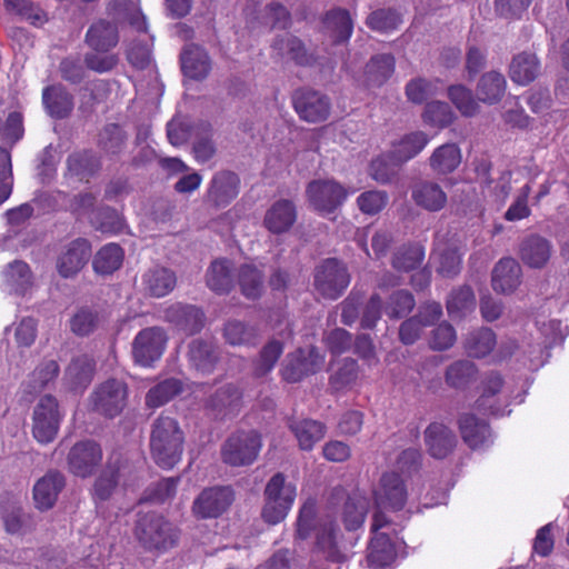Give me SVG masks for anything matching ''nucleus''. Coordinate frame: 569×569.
Wrapping results in <instances>:
<instances>
[{
  "label": "nucleus",
  "instance_id": "nucleus-1",
  "mask_svg": "<svg viewBox=\"0 0 569 569\" xmlns=\"http://www.w3.org/2000/svg\"><path fill=\"white\" fill-rule=\"evenodd\" d=\"M183 443L184 433L174 418L161 415L153 421L150 451L160 468L171 469L181 460Z\"/></svg>",
  "mask_w": 569,
  "mask_h": 569
},
{
  "label": "nucleus",
  "instance_id": "nucleus-2",
  "mask_svg": "<svg viewBox=\"0 0 569 569\" xmlns=\"http://www.w3.org/2000/svg\"><path fill=\"white\" fill-rule=\"evenodd\" d=\"M372 537L367 547L366 561L371 569H386L397 559V548L392 535L397 533L390 519L380 511L375 512L371 523Z\"/></svg>",
  "mask_w": 569,
  "mask_h": 569
},
{
  "label": "nucleus",
  "instance_id": "nucleus-3",
  "mask_svg": "<svg viewBox=\"0 0 569 569\" xmlns=\"http://www.w3.org/2000/svg\"><path fill=\"white\" fill-rule=\"evenodd\" d=\"M136 536L150 551L166 552L177 546L179 530L162 516L147 513L137 522Z\"/></svg>",
  "mask_w": 569,
  "mask_h": 569
},
{
  "label": "nucleus",
  "instance_id": "nucleus-4",
  "mask_svg": "<svg viewBox=\"0 0 569 569\" xmlns=\"http://www.w3.org/2000/svg\"><path fill=\"white\" fill-rule=\"evenodd\" d=\"M297 496L293 483L287 482L282 473L278 472L268 481L264 489L266 503L262 518L270 525L282 521L291 509Z\"/></svg>",
  "mask_w": 569,
  "mask_h": 569
},
{
  "label": "nucleus",
  "instance_id": "nucleus-5",
  "mask_svg": "<svg viewBox=\"0 0 569 569\" xmlns=\"http://www.w3.org/2000/svg\"><path fill=\"white\" fill-rule=\"evenodd\" d=\"M262 448L260 435L254 430L231 433L221 447V459L231 467L252 465Z\"/></svg>",
  "mask_w": 569,
  "mask_h": 569
},
{
  "label": "nucleus",
  "instance_id": "nucleus-6",
  "mask_svg": "<svg viewBox=\"0 0 569 569\" xmlns=\"http://www.w3.org/2000/svg\"><path fill=\"white\" fill-rule=\"evenodd\" d=\"M352 192L333 179L312 180L306 188L308 202L323 216L335 212Z\"/></svg>",
  "mask_w": 569,
  "mask_h": 569
},
{
  "label": "nucleus",
  "instance_id": "nucleus-7",
  "mask_svg": "<svg viewBox=\"0 0 569 569\" xmlns=\"http://www.w3.org/2000/svg\"><path fill=\"white\" fill-rule=\"evenodd\" d=\"M90 400L96 412L107 418H114L127 406L128 386L122 380L108 379L96 387Z\"/></svg>",
  "mask_w": 569,
  "mask_h": 569
},
{
  "label": "nucleus",
  "instance_id": "nucleus-8",
  "mask_svg": "<svg viewBox=\"0 0 569 569\" xmlns=\"http://www.w3.org/2000/svg\"><path fill=\"white\" fill-rule=\"evenodd\" d=\"M350 283L346 266L335 258L322 261L315 271V288L325 298L338 299Z\"/></svg>",
  "mask_w": 569,
  "mask_h": 569
},
{
  "label": "nucleus",
  "instance_id": "nucleus-9",
  "mask_svg": "<svg viewBox=\"0 0 569 569\" xmlns=\"http://www.w3.org/2000/svg\"><path fill=\"white\" fill-rule=\"evenodd\" d=\"M168 336L161 327H148L140 330L132 341V357L142 367H151L158 361L167 347Z\"/></svg>",
  "mask_w": 569,
  "mask_h": 569
},
{
  "label": "nucleus",
  "instance_id": "nucleus-10",
  "mask_svg": "<svg viewBox=\"0 0 569 569\" xmlns=\"http://www.w3.org/2000/svg\"><path fill=\"white\" fill-rule=\"evenodd\" d=\"M407 498V487L400 475L385 472L373 489L375 512L383 513V510L399 511L405 507Z\"/></svg>",
  "mask_w": 569,
  "mask_h": 569
},
{
  "label": "nucleus",
  "instance_id": "nucleus-11",
  "mask_svg": "<svg viewBox=\"0 0 569 569\" xmlns=\"http://www.w3.org/2000/svg\"><path fill=\"white\" fill-rule=\"evenodd\" d=\"M61 416L58 401L52 396L42 397L36 405L32 416V435L40 443H49L54 440Z\"/></svg>",
  "mask_w": 569,
  "mask_h": 569
},
{
  "label": "nucleus",
  "instance_id": "nucleus-12",
  "mask_svg": "<svg viewBox=\"0 0 569 569\" xmlns=\"http://www.w3.org/2000/svg\"><path fill=\"white\" fill-rule=\"evenodd\" d=\"M325 363V357L316 347L307 350L298 349L288 355L281 369V376L287 382H298L309 375L321 370Z\"/></svg>",
  "mask_w": 569,
  "mask_h": 569
},
{
  "label": "nucleus",
  "instance_id": "nucleus-13",
  "mask_svg": "<svg viewBox=\"0 0 569 569\" xmlns=\"http://www.w3.org/2000/svg\"><path fill=\"white\" fill-rule=\"evenodd\" d=\"M233 500V490L228 486L206 488L194 499L192 512L200 519L218 518L231 506Z\"/></svg>",
  "mask_w": 569,
  "mask_h": 569
},
{
  "label": "nucleus",
  "instance_id": "nucleus-14",
  "mask_svg": "<svg viewBox=\"0 0 569 569\" xmlns=\"http://www.w3.org/2000/svg\"><path fill=\"white\" fill-rule=\"evenodd\" d=\"M292 100L296 112L303 121L310 123L323 122L330 116V100L319 91L300 89L295 92Z\"/></svg>",
  "mask_w": 569,
  "mask_h": 569
},
{
  "label": "nucleus",
  "instance_id": "nucleus-15",
  "mask_svg": "<svg viewBox=\"0 0 569 569\" xmlns=\"http://www.w3.org/2000/svg\"><path fill=\"white\" fill-rule=\"evenodd\" d=\"M91 244L84 238H77L61 247L56 260V268L62 278H72L88 263Z\"/></svg>",
  "mask_w": 569,
  "mask_h": 569
},
{
  "label": "nucleus",
  "instance_id": "nucleus-16",
  "mask_svg": "<svg viewBox=\"0 0 569 569\" xmlns=\"http://www.w3.org/2000/svg\"><path fill=\"white\" fill-rule=\"evenodd\" d=\"M339 527L331 517L322 518L316 528L315 553L331 563H343L346 555L339 546Z\"/></svg>",
  "mask_w": 569,
  "mask_h": 569
},
{
  "label": "nucleus",
  "instance_id": "nucleus-17",
  "mask_svg": "<svg viewBox=\"0 0 569 569\" xmlns=\"http://www.w3.org/2000/svg\"><path fill=\"white\" fill-rule=\"evenodd\" d=\"M462 256L458 241L437 238L430 259L438 274L453 278L461 271Z\"/></svg>",
  "mask_w": 569,
  "mask_h": 569
},
{
  "label": "nucleus",
  "instance_id": "nucleus-18",
  "mask_svg": "<svg viewBox=\"0 0 569 569\" xmlns=\"http://www.w3.org/2000/svg\"><path fill=\"white\" fill-rule=\"evenodd\" d=\"M102 460V450L94 441L76 443L68 455V468L77 477L87 478L93 473Z\"/></svg>",
  "mask_w": 569,
  "mask_h": 569
},
{
  "label": "nucleus",
  "instance_id": "nucleus-19",
  "mask_svg": "<svg viewBox=\"0 0 569 569\" xmlns=\"http://www.w3.org/2000/svg\"><path fill=\"white\" fill-rule=\"evenodd\" d=\"M163 319L178 330L191 336L202 329L204 315L194 306L177 302L164 310Z\"/></svg>",
  "mask_w": 569,
  "mask_h": 569
},
{
  "label": "nucleus",
  "instance_id": "nucleus-20",
  "mask_svg": "<svg viewBox=\"0 0 569 569\" xmlns=\"http://www.w3.org/2000/svg\"><path fill=\"white\" fill-rule=\"evenodd\" d=\"M428 453L435 459H445L457 443L455 433L443 423H430L423 433Z\"/></svg>",
  "mask_w": 569,
  "mask_h": 569
},
{
  "label": "nucleus",
  "instance_id": "nucleus-21",
  "mask_svg": "<svg viewBox=\"0 0 569 569\" xmlns=\"http://www.w3.org/2000/svg\"><path fill=\"white\" fill-rule=\"evenodd\" d=\"M297 221V208L291 200L280 199L266 211L263 226L273 234H281L291 229Z\"/></svg>",
  "mask_w": 569,
  "mask_h": 569
},
{
  "label": "nucleus",
  "instance_id": "nucleus-22",
  "mask_svg": "<svg viewBox=\"0 0 569 569\" xmlns=\"http://www.w3.org/2000/svg\"><path fill=\"white\" fill-rule=\"evenodd\" d=\"M429 141L430 137L423 131L408 132L392 143L390 158L395 164H402L417 157Z\"/></svg>",
  "mask_w": 569,
  "mask_h": 569
},
{
  "label": "nucleus",
  "instance_id": "nucleus-23",
  "mask_svg": "<svg viewBox=\"0 0 569 569\" xmlns=\"http://www.w3.org/2000/svg\"><path fill=\"white\" fill-rule=\"evenodd\" d=\"M540 69L541 63L536 52L525 50L513 56L509 66V77L515 83L527 86L536 80Z\"/></svg>",
  "mask_w": 569,
  "mask_h": 569
},
{
  "label": "nucleus",
  "instance_id": "nucleus-24",
  "mask_svg": "<svg viewBox=\"0 0 569 569\" xmlns=\"http://www.w3.org/2000/svg\"><path fill=\"white\" fill-rule=\"evenodd\" d=\"M42 103L47 113L54 119L69 117L74 107L72 94L61 84L46 87L42 91Z\"/></svg>",
  "mask_w": 569,
  "mask_h": 569
},
{
  "label": "nucleus",
  "instance_id": "nucleus-25",
  "mask_svg": "<svg viewBox=\"0 0 569 569\" xmlns=\"http://www.w3.org/2000/svg\"><path fill=\"white\" fill-rule=\"evenodd\" d=\"M86 42L97 52H108L119 42L117 24L104 19L96 21L86 33Z\"/></svg>",
  "mask_w": 569,
  "mask_h": 569
},
{
  "label": "nucleus",
  "instance_id": "nucleus-26",
  "mask_svg": "<svg viewBox=\"0 0 569 569\" xmlns=\"http://www.w3.org/2000/svg\"><path fill=\"white\" fill-rule=\"evenodd\" d=\"M180 60L183 74L193 80L204 79L211 70L207 51L196 44L186 46Z\"/></svg>",
  "mask_w": 569,
  "mask_h": 569
},
{
  "label": "nucleus",
  "instance_id": "nucleus-27",
  "mask_svg": "<svg viewBox=\"0 0 569 569\" xmlns=\"http://www.w3.org/2000/svg\"><path fill=\"white\" fill-rule=\"evenodd\" d=\"M552 247L546 238L531 234L520 244L519 254L525 264L530 268H542L550 259Z\"/></svg>",
  "mask_w": 569,
  "mask_h": 569
},
{
  "label": "nucleus",
  "instance_id": "nucleus-28",
  "mask_svg": "<svg viewBox=\"0 0 569 569\" xmlns=\"http://www.w3.org/2000/svg\"><path fill=\"white\" fill-rule=\"evenodd\" d=\"M521 282V267L513 258H502L492 271V288L497 292L510 293Z\"/></svg>",
  "mask_w": 569,
  "mask_h": 569
},
{
  "label": "nucleus",
  "instance_id": "nucleus-29",
  "mask_svg": "<svg viewBox=\"0 0 569 569\" xmlns=\"http://www.w3.org/2000/svg\"><path fill=\"white\" fill-rule=\"evenodd\" d=\"M239 193V178L230 171H220L211 180L208 197L216 206H227Z\"/></svg>",
  "mask_w": 569,
  "mask_h": 569
},
{
  "label": "nucleus",
  "instance_id": "nucleus-30",
  "mask_svg": "<svg viewBox=\"0 0 569 569\" xmlns=\"http://www.w3.org/2000/svg\"><path fill=\"white\" fill-rule=\"evenodd\" d=\"M63 487L64 477L60 472H48L38 480L33 487V499L37 508L41 510L50 509Z\"/></svg>",
  "mask_w": 569,
  "mask_h": 569
},
{
  "label": "nucleus",
  "instance_id": "nucleus-31",
  "mask_svg": "<svg viewBox=\"0 0 569 569\" xmlns=\"http://www.w3.org/2000/svg\"><path fill=\"white\" fill-rule=\"evenodd\" d=\"M459 429L463 441L471 449H480L491 442V433L487 422L473 415H463L459 419Z\"/></svg>",
  "mask_w": 569,
  "mask_h": 569
},
{
  "label": "nucleus",
  "instance_id": "nucleus-32",
  "mask_svg": "<svg viewBox=\"0 0 569 569\" xmlns=\"http://www.w3.org/2000/svg\"><path fill=\"white\" fill-rule=\"evenodd\" d=\"M142 283L150 296L162 298L174 289L177 277L172 270L157 266L143 274Z\"/></svg>",
  "mask_w": 569,
  "mask_h": 569
},
{
  "label": "nucleus",
  "instance_id": "nucleus-33",
  "mask_svg": "<svg viewBox=\"0 0 569 569\" xmlns=\"http://www.w3.org/2000/svg\"><path fill=\"white\" fill-rule=\"evenodd\" d=\"M411 197L417 206L429 211H439L447 202L446 192L438 183L431 181L415 184Z\"/></svg>",
  "mask_w": 569,
  "mask_h": 569
},
{
  "label": "nucleus",
  "instance_id": "nucleus-34",
  "mask_svg": "<svg viewBox=\"0 0 569 569\" xmlns=\"http://www.w3.org/2000/svg\"><path fill=\"white\" fill-rule=\"evenodd\" d=\"M482 392L476 401V409L483 415L503 416L505 409L496 406L495 396L502 388V377L497 372L489 373L482 380Z\"/></svg>",
  "mask_w": 569,
  "mask_h": 569
},
{
  "label": "nucleus",
  "instance_id": "nucleus-35",
  "mask_svg": "<svg viewBox=\"0 0 569 569\" xmlns=\"http://www.w3.org/2000/svg\"><path fill=\"white\" fill-rule=\"evenodd\" d=\"M323 27L335 43L348 41L353 30L349 11L340 8L327 12Z\"/></svg>",
  "mask_w": 569,
  "mask_h": 569
},
{
  "label": "nucleus",
  "instance_id": "nucleus-36",
  "mask_svg": "<svg viewBox=\"0 0 569 569\" xmlns=\"http://www.w3.org/2000/svg\"><path fill=\"white\" fill-rule=\"evenodd\" d=\"M193 130V157L197 162L204 163L216 154V144L212 140L213 129L208 121H198L192 124Z\"/></svg>",
  "mask_w": 569,
  "mask_h": 569
},
{
  "label": "nucleus",
  "instance_id": "nucleus-37",
  "mask_svg": "<svg viewBox=\"0 0 569 569\" xmlns=\"http://www.w3.org/2000/svg\"><path fill=\"white\" fill-rule=\"evenodd\" d=\"M190 363L202 373H210L218 361V348L211 341L193 340L189 345Z\"/></svg>",
  "mask_w": 569,
  "mask_h": 569
},
{
  "label": "nucleus",
  "instance_id": "nucleus-38",
  "mask_svg": "<svg viewBox=\"0 0 569 569\" xmlns=\"http://www.w3.org/2000/svg\"><path fill=\"white\" fill-rule=\"evenodd\" d=\"M369 510V500L359 491L350 493L342 508V521L349 531L362 527Z\"/></svg>",
  "mask_w": 569,
  "mask_h": 569
},
{
  "label": "nucleus",
  "instance_id": "nucleus-39",
  "mask_svg": "<svg viewBox=\"0 0 569 569\" xmlns=\"http://www.w3.org/2000/svg\"><path fill=\"white\" fill-rule=\"evenodd\" d=\"M207 286L216 293H228L233 287L232 262L217 259L211 262L206 274Z\"/></svg>",
  "mask_w": 569,
  "mask_h": 569
},
{
  "label": "nucleus",
  "instance_id": "nucleus-40",
  "mask_svg": "<svg viewBox=\"0 0 569 569\" xmlns=\"http://www.w3.org/2000/svg\"><path fill=\"white\" fill-rule=\"evenodd\" d=\"M395 58L388 53L373 56L365 69V82L368 87L382 86L395 72Z\"/></svg>",
  "mask_w": 569,
  "mask_h": 569
},
{
  "label": "nucleus",
  "instance_id": "nucleus-41",
  "mask_svg": "<svg viewBox=\"0 0 569 569\" xmlns=\"http://www.w3.org/2000/svg\"><path fill=\"white\" fill-rule=\"evenodd\" d=\"M242 403V393L234 385L220 387L209 399V407L223 416L239 411Z\"/></svg>",
  "mask_w": 569,
  "mask_h": 569
},
{
  "label": "nucleus",
  "instance_id": "nucleus-42",
  "mask_svg": "<svg viewBox=\"0 0 569 569\" xmlns=\"http://www.w3.org/2000/svg\"><path fill=\"white\" fill-rule=\"evenodd\" d=\"M461 162V151L456 143H445L433 150L429 158L431 169L439 174L455 171Z\"/></svg>",
  "mask_w": 569,
  "mask_h": 569
},
{
  "label": "nucleus",
  "instance_id": "nucleus-43",
  "mask_svg": "<svg viewBox=\"0 0 569 569\" xmlns=\"http://www.w3.org/2000/svg\"><path fill=\"white\" fill-rule=\"evenodd\" d=\"M507 87L506 79L498 71H489L481 76L478 86V99L485 103H497L505 94Z\"/></svg>",
  "mask_w": 569,
  "mask_h": 569
},
{
  "label": "nucleus",
  "instance_id": "nucleus-44",
  "mask_svg": "<svg viewBox=\"0 0 569 569\" xmlns=\"http://www.w3.org/2000/svg\"><path fill=\"white\" fill-rule=\"evenodd\" d=\"M108 13L112 17L113 22H129L138 31H146V19L131 0H113L108 6Z\"/></svg>",
  "mask_w": 569,
  "mask_h": 569
},
{
  "label": "nucleus",
  "instance_id": "nucleus-45",
  "mask_svg": "<svg viewBox=\"0 0 569 569\" xmlns=\"http://www.w3.org/2000/svg\"><path fill=\"white\" fill-rule=\"evenodd\" d=\"M123 249L117 243H107L98 250L93 258V270L99 274H111L117 271L123 262Z\"/></svg>",
  "mask_w": 569,
  "mask_h": 569
},
{
  "label": "nucleus",
  "instance_id": "nucleus-46",
  "mask_svg": "<svg viewBox=\"0 0 569 569\" xmlns=\"http://www.w3.org/2000/svg\"><path fill=\"white\" fill-rule=\"evenodd\" d=\"M290 429L302 450H311L315 443L320 441L326 433L325 425L311 419L291 422Z\"/></svg>",
  "mask_w": 569,
  "mask_h": 569
},
{
  "label": "nucleus",
  "instance_id": "nucleus-47",
  "mask_svg": "<svg viewBox=\"0 0 569 569\" xmlns=\"http://www.w3.org/2000/svg\"><path fill=\"white\" fill-rule=\"evenodd\" d=\"M496 345L495 332L489 328H480L468 335L465 341V350L469 357L481 359L487 357Z\"/></svg>",
  "mask_w": 569,
  "mask_h": 569
},
{
  "label": "nucleus",
  "instance_id": "nucleus-48",
  "mask_svg": "<svg viewBox=\"0 0 569 569\" xmlns=\"http://www.w3.org/2000/svg\"><path fill=\"white\" fill-rule=\"evenodd\" d=\"M183 391V382L177 378H168L154 387L146 395V406L149 408H159Z\"/></svg>",
  "mask_w": 569,
  "mask_h": 569
},
{
  "label": "nucleus",
  "instance_id": "nucleus-49",
  "mask_svg": "<svg viewBox=\"0 0 569 569\" xmlns=\"http://www.w3.org/2000/svg\"><path fill=\"white\" fill-rule=\"evenodd\" d=\"M425 260V248L420 243L405 244L392 254L391 264L393 269L401 272H409Z\"/></svg>",
  "mask_w": 569,
  "mask_h": 569
},
{
  "label": "nucleus",
  "instance_id": "nucleus-50",
  "mask_svg": "<svg viewBox=\"0 0 569 569\" xmlns=\"http://www.w3.org/2000/svg\"><path fill=\"white\" fill-rule=\"evenodd\" d=\"M476 299L470 287L463 286L451 291L447 300V311L451 319H462L475 310Z\"/></svg>",
  "mask_w": 569,
  "mask_h": 569
},
{
  "label": "nucleus",
  "instance_id": "nucleus-51",
  "mask_svg": "<svg viewBox=\"0 0 569 569\" xmlns=\"http://www.w3.org/2000/svg\"><path fill=\"white\" fill-rule=\"evenodd\" d=\"M478 369L470 360H458L451 363L445 373L446 383L455 389H465L477 377Z\"/></svg>",
  "mask_w": 569,
  "mask_h": 569
},
{
  "label": "nucleus",
  "instance_id": "nucleus-52",
  "mask_svg": "<svg viewBox=\"0 0 569 569\" xmlns=\"http://www.w3.org/2000/svg\"><path fill=\"white\" fill-rule=\"evenodd\" d=\"M94 361L88 355H81L72 359L66 370V379L73 388L86 387L92 380Z\"/></svg>",
  "mask_w": 569,
  "mask_h": 569
},
{
  "label": "nucleus",
  "instance_id": "nucleus-53",
  "mask_svg": "<svg viewBox=\"0 0 569 569\" xmlns=\"http://www.w3.org/2000/svg\"><path fill=\"white\" fill-rule=\"evenodd\" d=\"M223 337L231 346H254L259 338V331L254 326L240 320H230L224 326Z\"/></svg>",
  "mask_w": 569,
  "mask_h": 569
},
{
  "label": "nucleus",
  "instance_id": "nucleus-54",
  "mask_svg": "<svg viewBox=\"0 0 569 569\" xmlns=\"http://www.w3.org/2000/svg\"><path fill=\"white\" fill-rule=\"evenodd\" d=\"M67 168L71 176L83 180L97 172L100 163L91 151H78L68 157Z\"/></svg>",
  "mask_w": 569,
  "mask_h": 569
},
{
  "label": "nucleus",
  "instance_id": "nucleus-55",
  "mask_svg": "<svg viewBox=\"0 0 569 569\" xmlns=\"http://www.w3.org/2000/svg\"><path fill=\"white\" fill-rule=\"evenodd\" d=\"M238 282L246 298L257 299L263 289V273L252 264H243L239 269Z\"/></svg>",
  "mask_w": 569,
  "mask_h": 569
},
{
  "label": "nucleus",
  "instance_id": "nucleus-56",
  "mask_svg": "<svg viewBox=\"0 0 569 569\" xmlns=\"http://www.w3.org/2000/svg\"><path fill=\"white\" fill-rule=\"evenodd\" d=\"M282 352L283 345L278 340H270L266 346H263L259 357L253 362V376L261 378L271 372Z\"/></svg>",
  "mask_w": 569,
  "mask_h": 569
},
{
  "label": "nucleus",
  "instance_id": "nucleus-57",
  "mask_svg": "<svg viewBox=\"0 0 569 569\" xmlns=\"http://www.w3.org/2000/svg\"><path fill=\"white\" fill-rule=\"evenodd\" d=\"M455 113L450 106L441 101H431L426 104L422 112V120L426 124L443 129L455 120Z\"/></svg>",
  "mask_w": 569,
  "mask_h": 569
},
{
  "label": "nucleus",
  "instance_id": "nucleus-58",
  "mask_svg": "<svg viewBox=\"0 0 569 569\" xmlns=\"http://www.w3.org/2000/svg\"><path fill=\"white\" fill-rule=\"evenodd\" d=\"M448 97L457 110L463 117H473L479 112V104L471 90L462 84L451 86L448 89Z\"/></svg>",
  "mask_w": 569,
  "mask_h": 569
},
{
  "label": "nucleus",
  "instance_id": "nucleus-59",
  "mask_svg": "<svg viewBox=\"0 0 569 569\" xmlns=\"http://www.w3.org/2000/svg\"><path fill=\"white\" fill-rule=\"evenodd\" d=\"M416 305L413 296L407 290H397L386 306V313L392 319H399L411 312Z\"/></svg>",
  "mask_w": 569,
  "mask_h": 569
},
{
  "label": "nucleus",
  "instance_id": "nucleus-60",
  "mask_svg": "<svg viewBox=\"0 0 569 569\" xmlns=\"http://www.w3.org/2000/svg\"><path fill=\"white\" fill-rule=\"evenodd\" d=\"M400 23V14L391 9H380L373 11L367 19L368 27L379 32H388L395 30L399 27Z\"/></svg>",
  "mask_w": 569,
  "mask_h": 569
},
{
  "label": "nucleus",
  "instance_id": "nucleus-61",
  "mask_svg": "<svg viewBox=\"0 0 569 569\" xmlns=\"http://www.w3.org/2000/svg\"><path fill=\"white\" fill-rule=\"evenodd\" d=\"M389 197L386 191L370 190L362 192L357 198L359 210L369 216L379 213L388 203Z\"/></svg>",
  "mask_w": 569,
  "mask_h": 569
},
{
  "label": "nucleus",
  "instance_id": "nucleus-62",
  "mask_svg": "<svg viewBox=\"0 0 569 569\" xmlns=\"http://www.w3.org/2000/svg\"><path fill=\"white\" fill-rule=\"evenodd\" d=\"M7 281L17 291L23 292L32 282V272L28 263L17 260L8 266Z\"/></svg>",
  "mask_w": 569,
  "mask_h": 569
},
{
  "label": "nucleus",
  "instance_id": "nucleus-63",
  "mask_svg": "<svg viewBox=\"0 0 569 569\" xmlns=\"http://www.w3.org/2000/svg\"><path fill=\"white\" fill-rule=\"evenodd\" d=\"M273 47L279 50L281 56H287L298 64H307L309 62V58L301 40L296 37L288 36L283 39H278Z\"/></svg>",
  "mask_w": 569,
  "mask_h": 569
},
{
  "label": "nucleus",
  "instance_id": "nucleus-64",
  "mask_svg": "<svg viewBox=\"0 0 569 569\" xmlns=\"http://www.w3.org/2000/svg\"><path fill=\"white\" fill-rule=\"evenodd\" d=\"M98 313L89 308H81L70 320L71 331L77 336H88L98 327Z\"/></svg>",
  "mask_w": 569,
  "mask_h": 569
}]
</instances>
